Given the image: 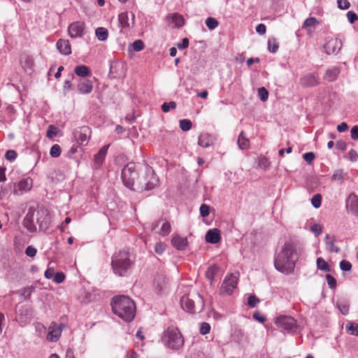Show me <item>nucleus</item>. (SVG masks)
<instances>
[{"mask_svg": "<svg viewBox=\"0 0 358 358\" xmlns=\"http://www.w3.org/2000/svg\"><path fill=\"white\" fill-rule=\"evenodd\" d=\"M299 246L293 241H286L275 255L274 266L280 272L288 275L294 271L298 259Z\"/></svg>", "mask_w": 358, "mask_h": 358, "instance_id": "nucleus-1", "label": "nucleus"}, {"mask_svg": "<svg viewBox=\"0 0 358 358\" xmlns=\"http://www.w3.org/2000/svg\"><path fill=\"white\" fill-rule=\"evenodd\" d=\"M111 306L113 313L126 322L134 320L136 314L134 302L128 296H116L113 298Z\"/></svg>", "mask_w": 358, "mask_h": 358, "instance_id": "nucleus-2", "label": "nucleus"}, {"mask_svg": "<svg viewBox=\"0 0 358 358\" xmlns=\"http://www.w3.org/2000/svg\"><path fill=\"white\" fill-rule=\"evenodd\" d=\"M111 265L115 274L123 276L131 266L128 251L122 250L115 255L112 259Z\"/></svg>", "mask_w": 358, "mask_h": 358, "instance_id": "nucleus-3", "label": "nucleus"}, {"mask_svg": "<svg viewBox=\"0 0 358 358\" xmlns=\"http://www.w3.org/2000/svg\"><path fill=\"white\" fill-rule=\"evenodd\" d=\"M162 341L166 347L171 349H179L184 344V338L179 329L173 326L164 332Z\"/></svg>", "mask_w": 358, "mask_h": 358, "instance_id": "nucleus-4", "label": "nucleus"}, {"mask_svg": "<svg viewBox=\"0 0 358 358\" xmlns=\"http://www.w3.org/2000/svg\"><path fill=\"white\" fill-rule=\"evenodd\" d=\"M138 175L136 165L134 163H129L122 170V179L126 187L134 189L135 180Z\"/></svg>", "mask_w": 358, "mask_h": 358, "instance_id": "nucleus-5", "label": "nucleus"}, {"mask_svg": "<svg viewBox=\"0 0 358 358\" xmlns=\"http://www.w3.org/2000/svg\"><path fill=\"white\" fill-rule=\"evenodd\" d=\"M195 303L201 308L203 307V299L198 293L194 294L193 295L187 294L183 296L180 299L181 307L187 312L191 313L196 312Z\"/></svg>", "mask_w": 358, "mask_h": 358, "instance_id": "nucleus-6", "label": "nucleus"}, {"mask_svg": "<svg viewBox=\"0 0 358 358\" xmlns=\"http://www.w3.org/2000/svg\"><path fill=\"white\" fill-rule=\"evenodd\" d=\"M239 278V273H232L227 275L222 284L220 287V293L226 294H231L234 290L236 288Z\"/></svg>", "mask_w": 358, "mask_h": 358, "instance_id": "nucleus-7", "label": "nucleus"}, {"mask_svg": "<svg viewBox=\"0 0 358 358\" xmlns=\"http://www.w3.org/2000/svg\"><path fill=\"white\" fill-rule=\"evenodd\" d=\"M275 324L278 327L287 331L296 328V321L290 316L280 315L275 319Z\"/></svg>", "mask_w": 358, "mask_h": 358, "instance_id": "nucleus-8", "label": "nucleus"}, {"mask_svg": "<svg viewBox=\"0 0 358 358\" xmlns=\"http://www.w3.org/2000/svg\"><path fill=\"white\" fill-rule=\"evenodd\" d=\"M91 130L89 127L83 126L74 132V137L77 142L81 145H86L90 137Z\"/></svg>", "mask_w": 358, "mask_h": 358, "instance_id": "nucleus-9", "label": "nucleus"}, {"mask_svg": "<svg viewBox=\"0 0 358 358\" xmlns=\"http://www.w3.org/2000/svg\"><path fill=\"white\" fill-rule=\"evenodd\" d=\"M63 324H57L52 322L48 327V333L46 339L50 342H56L61 336Z\"/></svg>", "mask_w": 358, "mask_h": 358, "instance_id": "nucleus-10", "label": "nucleus"}, {"mask_svg": "<svg viewBox=\"0 0 358 358\" xmlns=\"http://www.w3.org/2000/svg\"><path fill=\"white\" fill-rule=\"evenodd\" d=\"M32 187V180L29 178L22 179L15 184L13 194L15 195L22 194Z\"/></svg>", "mask_w": 358, "mask_h": 358, "instance_id": "nucleus-11", "label": "nucleus"}, {"mask_svg": "<svg viewBox=\"0 0 358 358\" xmlns=\"http://www.w3.org/2000/svg\"><path fill=\"white\" fill-rule=\"evenodd\" d=\"M85 31V24L81 22H75L69 27V33L71 38L82 37Z\"/></svg>", "mask_w": 358, "mask_h": 358, "instance_id": "nucleus-12", "label": "nucleus"}, {"mask_svg": "<svg viewBox=\"0 0 358 358\" xmlns=\"http://www.w3.org/2000/svg\"><path fill=\"white\" fill-rule=\"evenodd\" d=\"M347 209L354 215L358 217V196L351 193L346 201Z\"/></svg>", "mask_w": 358, "mask_h": 358, "instance_id": "nucleus-13", "label": "nucleus"}, {"mask_svg": "<svg viewBox=\"0 0 358 358\" xmlns=\"http://www.w3.org/2000/svg\"><path fill=\"white\" fill-rule=\"evenodd\" d=\"M300 84L303 87H314L319 84L317 76L314 73H307L300 78Z\"/></svg>", "mask_w": 358, "mask_h": 358, "instance_id": "nucleus-14", "label": "nucleus"}, {"mask_svg": "<svg viewBox=\"0 0 358 358\" xmlns=\"http://www.w3.org/2000/svg\"><path fill=\"white\" fill-rule=\"evenodd\" d=\"M324 48L328 55L337 54L341 48V42L338 39H331L324 45Z\"/></svg>", "mask_w": 358, "mask_h": 358, "instance_id": "nucleus-15", "label": "nucleus"}, {"mask_svg": "<svg viewBox=\"0 0 358 358\" xmlns=\"http://www.w3.org/2000/svg\"><path fill=\"white\" fill-rule=\"evenodd\" d=\"M109 145L103 146L94 157V162L96 168H99L103 162L107 154Z\"/></svg>", "mask_w": 358, "mask_h": 358, "instance_id": "nucleus-16", "label": "nucleus"}, {"mask_svg": "<svg viewBox=\"0 0 358 358\" xmlns=\"http://www.w3.org/2000/svg\"><path fill=\"white\" fill-rule=\"evenodd\" d=\"M56 46L59 52L64 55H69L71 53V46L68 40L59 39Z\"/></svg>", "mask_w": 358, "mask_h": 358, "instance_id": "nucleus-17", "label": "nucleus"}, {"mask_svg": "<svg viewBox=\"0 0 358 358\" xmlns=\"http://www.w3.org/2000/svg\"><path fill=\"white\" fill-rule=\"evenodd\" d=\"M172 245L178 250H183L187 246V241L186 238L175 235L171 239Z\"/></svg>", "mask_w": 358, "mask_h": 358, "instance_id": "nucleus-18", "label": "nucleus"}, {"mask_svg": "<svg viewBox=\"0 0 358 358\" xmlns=\"http://www.w3.org/2000/svg\"><path fill=\"white\" fill-rule=\"evenodd\" d=\"M221 239L220 231L217 229H210L206 234V241L210 243H217Z\"/></svg>", "mask_w": 358, "mask_h": 358, "instance_id": "nucleus-19", "label": "nucleus"}, {"mask_svg": "<svg viewBox=\"0 0 358 358\" xmlns=\"http://www.w3.org/2000/svg\"><path fill=\"white\" fill-rule=\"evenodd\" d=\"M215 138L208 133L201 134L199 137L198 144L203 148H208L214 143Z\"/></svg>", "mask_w": 358, "mask_h": 358, "instance_id": "nucleus-20", "label": "nucleus"}, {"mask_svg": "<svg viewBox=\"0 0 358 358\" xmlns=\"http://www.w3.org/2000/svg\"><path fill=\"white\" fill-rule=\"evenodd\" d=\"M335 237L327 234L325 236L326 248L329 252L338 253L340 252V248L335 245Z\"/></svg>", "mask_w": 358, "mask_h": 358, "instance_id": "nucleus-21", "label": "nucleus"}, {"mask_svg": "<svg viewBox=\"0 0 358 358\" xmlns=\"http://www.w3.org/2000/svg\"><path fill=\"white\" fill-rule=\"evenodd\" d=\"M78 90L80 94H90L93 90V85L90 80H83L78 84Z\"/></svg>", "mask_w": 358, "mask_h": 358, "instance_id": "nucleus-22", "label": "nucleus"}, {"mask_svg": "<svg viewBox=\"0 0 358 358\" xmlns=\"http://www.w3.org/2000/svg\"><path fill=\"white\" fill-rule=\"evenodd\" d=\"M237 143L239 148L241 150H247L250 148V141L246 137L243 131L240 133Z\"/></svg>", "mask_w": 358, "mask_h": 358, "instance_id": "nucleus-23", "label": "nucleus"}, {"mask_svg": "<svg viewBox=\"0 0 358 358\" xmlns=\"http://www.w3.org/2000/svg\"><path fill=\"white\" fill-rule=\"evenodd\" d=\"M320 24V21L315 17H309L305 20L302 28L306 29L309 33L311 32L310 28Z\"/></svg>", "mask_w": 358, "mask_h": 358, "instance_id": "nucleus-24", "label": "nucleus"}, {"mask_svg": "<svg viewBox=\"0 0 358 358\" xmlns=\"http://www.w3.org/2000/svg\"><path fill=\"white\" fill-rule=\"evenodd\" d=\"M161 222H162V226H161L160 229L157 231V233L159 234H160L161 236H166L168 234H169V233L171 232V224L167 221H162V222L159 221L157 224V226H158Z\"/></svg>", "mask_w": 358, "mask_h": 358, "instance_id": "nucleus-25", "label": "nucleus"}, {"mask_svg": "<svg viewBox=\"0 0 358 358\" xmlns=\"http://www.w3.org/2000/svg\"><path fill=\"white\" fill-rule=\"evenodd\" d=\"M74 72L80 77H87L90 75V70L85 65L77 66L74 69Z\"/></svg>", "mask_w": 358, "mask_h": 358, "instance_id": "nucleus-26", "label": "nucleus"}, {"mask_svg": "<svg viewBox=\"0 0 358 358\" xmlns=\"http://www.w3.org/2000/svg\"><path fill=\"white\" fill-rule=\"evenodd\" d=\"M220 268L218 266L214 264L210 266L206 272V277L208 280L212 282L217 273L219 272Z\"/></svg>", "mask_w": 358, "mask_h": 358, "instance_id": "nucleus-27", "label": "nucleus"}, {"mask_svg": "<svg viewBox=\"0 0 358 358\" xmlns=\"http://www.w3.org/2000/svg\"><path fill=\"white\" fill-rule=\"evenodd\" d=\"M20 63L22 66L25 69H31L34 65V59L33 58L27 55H23L20 57Z\"/></svg>", "mask_w": 358, "mask_h": 358, "instance_id": "nucleus-28", "label": "nucleus"}, {"mask_svg": "<svg viewBox=\"0 0 358 358\" xmlns=\"http://www.w3.org/2000/svg\"><path fill=\"white\" fill-rule=\"evenodd\" d=\"M148 177L153 179L152 181H148V182H146L145 184V185H141V188L145 189V190H149V189H152L155 187V186L157 185V180L155 179V177L154 176V173L152 172H150V171H148Z\"/></svg>", "mask_w": 358, "mask_h": 358, "instance_id": "nucleus-29", "label": "nucleus"}, {"mask_svg": "<svg viewBox=\"0 0 358 358\" xmlns=\"http://www.w3.org/2000/svg\"><path fill=\"white\" fill-rule=\"evenodd\" d=\"M96 36L100 41H104L108 36V31L104 27H98L95 31Z\"/></svg>", "mask_w": 358, "mask_h": 358, "instance_id": "nucleus-30", "label": "nucleus"}, {"mask_svg": "<svg viewBox=\"0 0 358 358\" xmlns=\"http://www.w3.org/2000/svg\"><path fill=\"white\" fill-rule=\"evenodd\" d=\"M119 23L122 28H127L129 26L128 12H122L118 17Z\"/></svg>", "mask_w": 358, "mask_h": 358, "instance_id": "nucleus-31", "label": "nucleus"}, {"mask_svg": "<svg viewBox=\"0 0 358 358\" xmlns=\"http://www.w3.org/2000/svg\"><path fill=\"white\" fill-rule=\"evenodd\" d=\"M279 48V43L276 38H271L268 40V50L270 52L275 53Z\"/></svg>", "mask_w": 358, "mask_h": 358, "instance_id": "nucleus-32", "label": "nucleus"}, {"mask_svg": "<svg viewBox=\"0 0 358 358\" xmlns=\"http://www.w3.org/2000/svg\"><path fill=\"white\" fill-rule=\"evenodd\" d=\"M172 22L175 24L176 27H181L184 25V18L183 17L178 13H174L171 16Z\"/></svg>", "mask_w": 358, "mask_h": 358, "instance_id": "nucleus-33", "label": "nucleus"}, {"mask_svg": "<svg viewBox=\"0 0 358 358\" xmlns=\"http://www.w3.org/2000/svg\"><path fill=\"white\" fill-rule=\"evenodd\" d=\"M317 267L318 269L322 271H324L327 272L330 271L329 265L322 257H318L317 259Z\"/></svg>", "mask_w": 358, "mask_h": 358, "instance_id": "nucleus-34", "label": "nucleus"}, {"mask_svg": "<svg viewBox=\"0 0 358 358\" xmlns=\"http://www.w3.org/2000/svg\"><path fill=\"white\" fill-rule=\"evenodd\" d=\"M346 330L351 334L358 336V324L350 322L346 324Z\"/></svg>", "mask_w": 358, "mask_h": 358, "instance_id": "nucleus-35", "label": "nucleus"}, {"mask_svg": "<svg viewBox=\"0 0 358 358\" xmlns=\"http://www.w3.org/2000/svg\"><path fill=\"white\" fill-rule=\"evenodd\" d=\"M155 284L156 285V287L161 291L165 288L166 280L162 275H158L155 279Z\"/></svg>", "mask_w": 358, "mask_h": 358, "instance_id": "nucleus-36", "label": "nucleus"}, {"mask_svg": "<svg viewBox=\"0 0 358 358\" xmlns=\"http://www.w3.org/2000/svg\"><path fill=\"white\" fill-rule=\"evenodd\" d=\"M176 103L175 101H170V102H164L162 105V110L164 112V113H168L171 110H174L176 108Z\"/></svg>", "mask_w": 358, "mask_h": 358, "instance_id": "nucleus-37", "label": "nucleus"}, {"mask_svg": "<svg viewBox=\"0 0 358 358\" xmlns=\"http://www.w3.org/2000/svg\"><path fill=\"white\" fill-rule=\"evenodd\" d=\"M338 71L336 69L327 70L324 78L328 81H334L336 79Z\"/></svg>", "mask_w": 358, "mask_h": 358, "instance_id": "nucleus-38", "label": "nucleus"}, {"mask_svg": "<svg viewBox=\"0 0 358 358\" xmlns=\"http://www.w3.org/2000/svg\"><path fill=\"white\" fill-rule=\"evenodd\" d=\"M192 122L188 119H183L180 120V128L184 131H187L192 129Z\"/></svg>", "mask_w": 358, "mask_h": 358, "instance_id": "nucleus-39", "label": "nucleus"}, {"mask_svg": "<svg viewBox=\"0 0 358 358\" xmlns=\"http://www.w3.org/2000/svg\"><path fill=\"white\" fill-rule=\"evenodd\" d=\"M206 24L209 29L212 30L218 26L219 22L215 18L209 17L206 20Z\"/></svg>", "mask_w": 358, "mask_h": 358, "instance_id": "nucleus-40", "label": "nucleus"}, {"mask_svg": "<svg viewBox=\"0 0 358 358\" xmlns=\"http://www.w3.org/2000/svg\"><path fill=\"white\" fill-rule=\"evenodd\" d=\"M61 152L62 150L60 146L57 144H55L50 149V155L52 157H58L61 155Z\"/></svg>", "mask_w": 358, "mask_h": 358, "instance_id": "nucleus-41", "label": "nucleus"}, {"mask_svg": "<svg viewBox=\"0 0 358 358\" xmlns=\"http://www.w3.org/2000/svg\"><path fill=\"white\" fill-rule=\"evenodd\" d=\"M322 203V196L320 194H315L312 199L311 203L315 208H318L320 207Z\"/></svg>", "mask_w": 358, "mask_h": 358, "instance_id": "nucleus-42", "label": "nucleus"}, {"mask_svg": "<svg viewBox=\"0 0 358 358\" xmlns=\"http://www.w3.org/2000/svg\"><path fill=\"white\" fill-rule=\"evenodd\" d=\"M258 96L262 101H266L268 98V92L265 87L258 89Z\"/></svg>", "mask_w": 358, "mask_h": 358, "instance_id": "nucleus-43", "label": "nucleus"}, {"mask_svg": "<svg viewBox=\"0 0 358 358\" xmlns=\"http://www.w3.org/2000/svg\"><path fill=\"white\" fill-rule=\"evenodd\" d=\"M259 303V299L255 295L249 296L248 299V304L249 306L254 308Z\"/></svg>", "mask_w": 358, "mask_h": 358, "instance_id": "nucleus-44", "label": "nucleus"}, {"mask_svg": "<svg viewBox=\"0 0 358 358\" xmlns=\"http://www.w3.org/2000/svg\"><path fill=\"white\" fill-rule=\"evenodd\" d=\"M132 47L135 51L138 52L145 48V45L141 40H136L133 43Z\"/></svg>", "mask_w": 358, "mask_h": 358, "instance_id": "nucleus-45", "label": "nucleus"}, {"mask_svg": "<svg viewBox=\"0 0 358 358\" xmlns=\"http://www.w3.org/2000/svg\"><path fill=\"white\" fill-rule=\"evenodd\" d=\"M259 166L264 169H266L270 166V162L265 157H260L259 158Z\"/></svg>", "mask_w": 358, "mask_h": 358, "instance_id": "nucleus-46", "label": "nucleus"}, {"mask_svg": "<svg viewBox=\"0 0 358 358\" xmlns=\"http://www.w3.org/2000/svg\"><path fill=\"white\" fill-rule=\"evenodd\" d=\"M326 280L327 282V284L331 289H334L336 287V279L331 275L327 274L326 275Z\"/></svg>", "mask_w": 358, "mask_h": 358, "instance_id": "nucleus-47", "label": "nucleus"}, {"mask_svg": "<svg viewBox=\"0 0 358 358\" xmlns=\"http://www.w3.org/2000/svg\"><path fill=\"white\" fill-rule=\"evenodd\" d=\"M340 268L342 271H349L352 268V264L350 262L346 260H342L340 262Z\"/></svg>", "mask_w": 358, "mask_h": 358, "instance_id": "nucleus-48", "label": "nucleus"}, {"mask_svg": "<svg viewBox=\"0 0 358 358\" xmlns=\"http://www.w3.org/2000/svg\"><path fill=\"white\" fill-rule=\"evenodd\" d=\"M57 129L54 125H50L47 131V136L50 138L57 136Z\"/></svg>", "mask_w": 358, "mask_h": 358, "instance_id": "nucleus-49", "label": "nucleus"}, {"mask_svg": "<svg viewBox=\"0 0 358 358\" xmlns=\"http://www.w3.org/2000/svg\"><path fill=\"white\" fill-rule=\"evenodd\" d=\"M338 7L341 10H346L350 8V3L348 0H337Z\"/></svg>", "mask_w": 358, "mask_h": 358, "instance_id": "nucleus-50", "label": "nucleus"}, {"mask_svg": "<svg viewBox=\"0 0 358 358\" xmlns=\"http://www.w3.org/2000/svg\"><path fill=\"white\" fill-rule=\"evenodd\" d=\"M346 15L350 24H353L356 20H358L357 15L352 10L348 11Z\"/></svg>", "mask_w": 358, "mask_h": 358, "instance_id": "nucleus-51", "label": "nucleus"}, {"mask_svg": "<svg viewBox=\"0 0 358 358\" xmlns=\"http://www.w3.org/2000/svg\"><path fill=\"white\" fill-rule=\"evenodd\" d=\"M5 157L8 161H13L17 157V153L15 150H9L6 152Z\"/></svg>", "mask_w": 358, "mask_h": 358, "instance_id": "nucleus-52", "label": "nucleus"}, {"mask_svg": "<svg viewBox=\"0 0 358 358\" xmlns=\"http://www.w3.org/2000/svg\"><path fill=\"white\" fill-rule=\"evenodd\" d=\"M166 245L162 242L157 243L155 246V251L156 253L161 255L165 250Z\"/></svg>", "mask_w": 358, "mask_h": 358, "instance_id": "nucleus-53", "label": "nucleus"}, {"mask_svg": "<svg viewBox=\"0 0 358 358\" xmlns=\"http://www.w3.org/2000/svg\"><path fill=\"white\" fill-rule=\"evenodd\" d=\"M36 253H37V250L31 245L28 246L25 250V254L27 256L31 257H35Z\"/></svg>", "mask_w": 358, "mask_h": 358, "instance_id": "nucleus-54", "label": "nucleus"}, {"mask_svg": "<svg viewBox=\"0 0 358 358\" xmlns=\"http://www.w3.org/2000/svg\"><path fill=\"white\" fill-rule=\"evenodd\" d=\"M65 279V275L62 272H58L55 273L54 275L53 280L56 283H61Z\"/></svg>", "mask_w": 358, "mask_h": 358, "instance_id": "nucleus-55", "label": "nucleus"}, {"mask_svg": "<svg viewBox=\"0 0 358 358\" xmlns=\"http://www.w3.org/2000/svg\"><path fill=\"white\" fill-rule=\"evenodd\" d=\"M315 156L312 152H306L303 155V159L308 164H311L314 160Z\"/></svg>", "mask_w": 358, "mask_h": 358, "instance_id": "nucleus-56", "label": "nucleus"}, {"mask_svg": "<svg viewBox=\"0 0 358 358\" xmlns=\"http://www.w3.org/2000/svg\"><path fill=\"white\" fill-rule=\"evenodd\" d=\"M210 326L207 322H203L200 328V333L203 335L207 334L210 332Z\"/></svg>", "mask_w": 358, "mask_h": 358, "instance_id": "nucleus-57", "label": "nucleus"}, {"mask_svg": "<svg viewBox=\"0 0 358 358\" xmlns=\"http://www.w3.org/2000/svg\"><path fill=\"white\" fill-rule=\"evenodd\" d=\"M209 206L205 203L202 204L200 207L201 215L205 217L209 215Z\"/></svg>", "mask_w": 358, "mask_h": 358, "instance_id": "nucleus-58", "label": "nucleus"}, {"mask_svg": "<svg viewBox=\"0 0 358 358\" xmlns=\"http://www.w3.org/2000/svg\"><path fill=\"white\" fill-rule=\"evenodd\" d=\"M311 231L316 235L319 236L322 232V228L319 224H315L311 227Z\"/></svg>", "mask_w": 358, "mask_h": 358, "instance_id": "nucleus-59", "label": "nucleus"}, {"mask_svg": "<svg viewBox=\"0 0 358 358\" xmlns=\"http://www.w3.org/2000/svg\"><path fill=\"white\" fill-rule=\"evenodd\" d=\"M55 269L52 267H49L45 271L44 275L47 279H50L55 275Z\"/></svg>", "mask_w": 358, "mask_h": 358, "instance_id": "nucleus-60", "label": "nucleus"}, {"mask_svg": "<svg viewBox=\"0 0 358 358\" xmlns=\"http://www.w3.org/2000/svg\"><path fill=\"white\" fill-rule=\"evenodd\" d=\"M188 45H189V40L187 38H184L182 40L181 43L177 44V47L180 50L187 48L188 47Z\"/></svg>", "mask_w": 358, "mask_h": 358, "instance_id": "nucleus-61", "label": "nucleus"}, {"mask_svg": "<svg viewBox=\"0 0 358 358\" xmlns=\"http://www.w3.org/2000/svg\"><path fill=\"white\" fill-rule=\"evenodd\" d=\"M266 27L264 24H259L256 27V31L260 35L264 34L266 33Z\"/></svg>", "mask_w": 358, "mask_h": 358, "instance_id": "nucleus-62", "label": "nucleus"}, {"mask_svg": "<svg viewBox=\"0 0 358 358\" xmlns=\"http://www.w3.org/2000/svg\"><path fill=\"white\" fill-rule=\"evenodd\" d=\"M351 138L353 140L358 139V126H354L351 129Z\"/></svg>", "mask_w": 358, "mask_h": 358, "instance_id": "nucleus-63", "label": "nucleus"}, {"mask_svg": "<svg viewBox=\"0 0 358 358\" xmlns=\"http://www.w3.org/2000/svg\"><path fill=\"white\" fill-rule=\"evenodd\" d=\"M349 158L351 161H356L358 159V154L357 152L352 149L348 152Z\"/></svg>", "mask_w": 358, "mask_h": 358, "instance_id": "nucleus-64", "label": "nucleus"}]
</instances>
